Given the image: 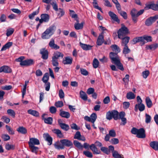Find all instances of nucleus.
<instances>
[{
  "label": "nucleus",
  "mask_w": 158,
  "mask_h": 158,
  "mask_svg": "<svg viewBox=\"0 0 158 158\" xmlns=\"http://www.w3.org/2000/svg\"><path fill=\"white\" fill-rule=\"evenodd\" d=\"M158 48V44L156 43L148 45L146 46V48L147 49H150L154 50Z\"/></svg>",
  "instance_id": "obj_27"
},
{
  "label": "nucleus",
  "mask_w": 158,
  "mask_h": 158,
  "mask_svg": "<svg viewBox=\"0 0 158 158\" xmlns=\"http://www.w3.org/2000/svg\"><path fill=\"white\" fill-rule=\"evenodd\" d=\"M40 54L42 55L41 57L44 60H47L48 58V52L45 48H43L40 50Z\"/></svg>",
  "instance_id": "obj_6"
},
{
  "label": "nucleus",
  "mask_w": 158,
  "mask_h": 158,
  "mask_svg": "<svg viewBox=\"0 0 158 158\" xmlns=\"http://www.w3.org/2000/svg\"><path fill=\"white\" fill-rule=\"evenodd\" d=\"M72 62V59L68 57H65L63 63L64 64H70Z\"/></svg>",
  "instance_id": "obj_30"
},
{
  "label": "nucleus",
  "mask_w": 158,
  "mask_h": 158,
  "mask_svg": "<svg viewBox=\"0 0 158 158\" xmlns=\"http://www.w3.org/2000/svg\"><path fill=\"white\" fill-rule=\"evenodd\" d=\"M29 148L31 151L35 154H37L39 149V148L38 147L35 146H29Z\"/></svg>",
  "instance_id": "obj_44"
},
{
  "label": "nucleus",
  "mask_w": 158,
  "mask_h": 158,
  "mask_svg": "<svg viewBox=\"0 0 158 158\" xmlns=\"http://www.w3.org/2000/svg\"><path fill=\"white\" fill-rule=\"evenodd\" d=\"M83 154L89 158H92L93 155L92 153L88 151H84L83 152Z\"/></svg>",
  "instance_id": "obj_54"
},
{
  "label": "nucleus",
  "mask_w": 158,
  "mask_h": 158,
  "mask_svg": "<svg viewBox=\"0 0 158 158\" xmlns=\"http://www.w3.org/2000/svg\"><path fill=\"white\" fill-rule=\"evenodd\" d=\"M69 11L70 12V15L72 18L74 19H77V15L75 14V12L73 10H70Z\"/></svg>",
  "instance_id": "obj_59"
},
{
  "label": "nucleus",
  "mask_w": 158,
  "mask_h": 158,
  "mask_svg": "<svg viewBox=\"0 0 158 158\" xmlns=\"http://www.w3.org/2000/svg\"><path fill=\"white\" fill-rule=\"evenodd\" d=\"M6 149L7 150H14L15 148V145L13 144H10L7 143L5 145Z\"/></svg>",
  "instance_id": "obj_46"
},
{
  "label": "nucleus",
  "mask_w": 158,
  "mask_h": 158,
  "mask_svg": "<svg viewBox=\"0 0 158 158\" xmlns=\"http://www.w3.org/2000/svg\"><path fill=\"white\" fill-rule=\"evenodd\" d=\"M12 45V43L8 42L4 45L1 49V51L6 50V49L9 48Z\"/></svg>",
  "instance_id": "obj_34"
},
{
  "label": "nucleus",
  "mask_w": 158,
  "mask_h": 158,
  "mask_svg": "<svg viewBox=\"0 0 158 158\" xmlns=\"http://www.w3.org/2000/svg\"><path fill=\"white\" fill-rule=\"evenodd\" d=\"M143 39L142 36L136 37L133 39L131 42L133 44H135L137 43L141 42L142 45L143 43Z\"/></svg>",
  "instance_id": "obj_26"
},
{
  "label": "nucleus",
  "mask_w": 158,
  "mask_h": 158,
  "mask_svg": "<svg viewBox=\"0 0 158 158\" xmlns=\"http://www.w3.org/2000/svg\"><path fill=\"white\" fill-rule=\"evenodd\" d=\"M74 138L83 141H85V137L81 135L80 132L79 131H77L76 133L74 135Z\"/></svg>",
  "instance_id": "obj_18"
},
{
  "label": "nucleus",
  "mask_w": 158,
  "mask_h": 158,
  "mask_svg": "<svg viewBox=\"0 0 158 158\" xmlns=\"http://www.w3.org/2000/svg\"><path fill=\"white\" fill-rule=\"evenodd\" d=\"M73 143L74 145L80 149H82L83 145H82L77 140H74Z\"/></svg>",
  "instance_id": "obj_41"
},
{
  "label": "nucleus",
  "mask_w": 158,
  "mask_h": 158,
  "mask_svg": "<svg viewBox=\"0 0 158 158\" xmlns=\"http://www.w3.org/2000/svg\"><path fill=\"white\" fill-rule=\"evenodd\" d=\"M49 45L52 48L57 49L60 48V47L59 46L55 44L54 40L53 39H51L49 43Z\"/></svg>",
  "instance_id": "obj_20"
},
{
  "label": "nucleus",
  "mask_w": 158,
  "mask_h": 158,
  "mask_svg": "<svg viewBox=\"0 0 158 158\" xmlns=\"http://www.w3.org/2000/svg\"><path fill=\"white\" fill-rule=\"evenodd\" d=\"M80 46L81 48L85 50H89L91 49L92 46L89 45L84 44L80 42Z\"/></svg>",
  "instance_id": "obj_22"
},
{
  "label": "nucleus",
  "mask_w": 158,
  "mask_h": 158,
  "mask_svg": "<svg viewBox=\"0 0 158 158\" xmlns=\"http://www.w3.org/2000/svg\"><path fill=\"white\" fill-rule=\"evenodd\" d=\"M145 131L143 128H141L139 131L136 135V137L138 138H144L145 137Z\"/></svg>",
  "instance_id": "obj_11"
},
{
  "label": "nucleus",
  "mask_w": 158,
  "mask_h": 158,
  "mask_svg": "<svg viewBox=\"0 0 158 158\" xmlns=\"http://www.w3.org/2000/svg\"><path fill=\"white\" fill-rule=\"evenodd\" d=\"M158 19V15H156L155 16L151 17L146 20L145 24L147 26H150Z\"/></svg>",
  "instance_id": "obj_4"
},
{
  "label": "nucleus",
  "mask_w": 158,
  "mask_h": 158,
  "mask_svg": "<svg viewBox=\"0 0 158 158\" xmlns=\"http://www.w3.org/2000/svg\"><path fill=\"white\" fill-rule=\"evenodd\" d=\"M51 4L52 5L53 7V8L54 10H55L56 11L58 10V6L57 4L56 3L55 1L52 2L51 3Z\"/></svg>",
  "instance_id": "obj_61"
},
{
  "label": "nucleus",
  "mask_w": 158,
  "mask_h": 158,
  "mask_svg": "<svg viewBox=\"0 0 158 158\" xmlns=\"http://www.w3.org/2000/svg\"><path fill=\"white\" fill-rule=\"evenodd\" d=\"M60 115L62 117L67 118H69L70 116V115L69 112L63 111L61 110H60Z\"/></svg>",
  "instance_id": "obj_25"
},
{
  "label": "nucleus",
  "mask_w": 158,
  "mask_h": 158,
  "mask_svg": "<svg viewBox=\"0 0 158 158\" xmlns=\"http://www.w3.org/2000/svg\"><path fill=\"white\" fill-rule=\"evenodd\" d=\"M118 53L111 52L110 53V57L111 60L112 62L117 67L118 69L123 71L124 70L123 64L120 62V60L118 56Z\"/></svg>",
  "instance_id": "obj_1"
},
{
  "label": "nucleus",
  "mask_w": 158,
  "mask_h": 158,
  "mask_svg": "<svg viewBox=\"0 0 158 158\" xmlns=\"http://www.w3.org/2000/svg\"><path fill=\"white\" fill-rule=\"evenodd\" d=\"M123 46H124L123 51V52L124 54H126L130 52V49L128 48L127 45H124Z\"/></svg>",
  "instance_id": "obj_56"
},
{
  "label": "nucleus",
  "mask_w": 158,
  "mask_h": 158,
  "mask_svg": "<svg viewBox=\"0 0 158 158\" xmlns=\"http://www.w3.org/2000/svg\"><path fill=\"white\" fill-rule=\"evenodd\" d=\"M110 47L112 50L116 53H118L120 52V49L117 45L114 44L112 45Z\"/></svg>",
  "instance_id": "obj_33"
},
{
  "label": "nucleus",
  "mask_w": 158,
  "mask_h": 158,
  "mask_svg": "<svg viewBox=\"0 0 158 158\" xmlns=\"http://www.w3.org/2000/svg\"><path fill=\"white\" fill-rule=\"evenodd\" d=\"M138 107L140 111H142L144 110L145 106L143 104L141 103H139L138 105L136 104L135 105V108L137 109Z\"/></svg>",
  "instance_id": "obj_35"
},
{
  "label": "nucleus",
  "mask_w": 158,
  "mask_h": 158,
  "mask_svg": "<svg viewBox=\"0 0 158 158\" xmlns=\"http://www.w3.org/2000/svg\"><path fill=\"white\" fill-rule=\"evenodd\" d=\"M43 137L45 140L48 142V145H50L52 144V138L48 133H44L43 134Z\"/></svg>",
  "instance_id": "obj_12"
},
{
  "label": "nucleus",
  "mask_w": 158,
  "mask_h": 158,
  "mask_svg": "<svg viewBox=\"0 0 158 158\" xmlns=\"http://www.w3.org/2000/svg\"><path fill=\"white\" fill-rule=\"evenodd\" d=\"M121 27L117 32L118 37L119 38H122L126 35L129 33V30L124 24L121 25Z\"/></svg>",
  "instance_id": "obj_3"
},
{
  "label": "nucleus",
  "mask_w": 158,
  "mask_h": 158,
  "mask_svg": "<svg viewBox=\"0 0 158 158\" xmlns=\"http://www.w3.org/2000/svg\"><path fill=\"white\" fill-rule=\"evenodd\" d=\"M40 144L39 140L37 139L34 138H30L29 141L28 142L29 146H34L35 145H39Z\"/></svg>",
  "instance_id": "obj_9"
},
{
  "label": "nucleus",
  "mask_w": 158,
  "mask_h": 158,
  "mask_svg": "<svg viewBox=\"0 0 158 158\" xmlns=\"http://www.w3.org/2000/svg\"><path fill=\"white\" fill-rule=\"evenodd\" d=\"M108 14L111 19L114 21L118 23L119 22L120 20L118 19V16L114 13L111 11H110L108 12Z\"/></svg>",
  "instance_id": "obj_19"
},
{
  "label": "nucleus",
  "mask_w": 158,
  "mask_h": 158,
  "mask_svg": "<svg viewBox=\"0 0 158 158\" xmlns=\"http://www.w3.org/2000/svg\"><path fill=\"white\" fill-rule=\"evenodd\" d=\"M17 131L19 133L22 134H25L27 133V131L26 129L23 127H19L17 129Z\"/></svg>",
  "instance_id": "obj_29"
},
{
  "label": "nucleus",
  "mask_w": 158,
  "mask_h": 158,
  "mask_svg": "<svg viewBox=\"0 0 158 158\" xmlns=\"http://www.w3.org/2000/svg\"><path fill=\"white\" fill-rule=\"evenodd\" d=\"M145 123H149L151 121V117L147 114H145Z\"/></svg>",
  "instance_id": "obj_57"
},
{
  "label": "nucleus",
  "mask_w": 158,
  "mask_h": 158,
  "mask_svg": "<svg viewBox=\"0 0 158 158\" xmlns=\"http://www.w3.org/2000/svg\"><path fill=\"white\" fill-rule=\"evenodd\" d=\"M45 114H43L42 116V118L44 120V122L49 124H51L52 123L53 121L52 118V117H48V118H45L44 117Z\"/></svg>",
  "instance_id": "obj_23"
},
{
  "label": "nucleus",
  "mask_w": 158,
  "mask_h": 158,
  "mask_svg": "<svg viewBox=\"0 0 158 158\" xmlns=\"http://www.w3.org/2000/svg\"><path fill=\"white\" fill-rule=\"evenodd\" d=\"M54 145L55 148L58 150L64 149V148L63 144L61 142V140L60 141H57L54 144Z\"/></svg>",
  "instance_id": "obj_14"
},
{
  "label": "nucleus",
  "mask_w": 158,
  "mask_h": 158,
  "mask_svg": "<svg viewBox=\"0 0 158 158\" xmlns=\"http://www.w3.org/2000/svg\"><path fill=\"white\" fill-rule=\"evenodd\" d=\"M83 24L82 23H75L74 24V27L76 30L81 29L82 28Z\"/></svg>",
  "instance_id": "obj_55"
},
{
  "label": "nucleus",
  "mask_w": 158,
  "mask_h": 158,
  "mask_svg": "<svg viewBox=\"0 0 158 158\" xmlns=\"http://www.w3.org/2000/svg\"><path fill=\"white\" fill-rule=\"evenodd\" d=\"M118 13L124 19H127V15L125 12L121 10L120 11L118 12Z\"/></svg>",
  "instance_id": "obj_58"
},
{
  "label": "nucleus",
  "mask_w": 158,
  "mask_h": 158,
  "mask_svg": "<svg viewBox=\"0 0 158 158\" xmlns=\"http://www.w3.org/2000/svg\"><path fill=\"white\" fill-rule=\"evenodd\" d=\"M99 62L98 60L96 58H94L93 61V67L96 69L98 66Z\"/></svg>",
  "instance_id": "obj_48"
},
{
  "label": "nucleus",
  "mask_w": 158,
  "mask_h": 158,
  "mask_svg": "<svg viewBox=\"0 0 158 158\" xmlns=\"http://www.w3.org/2000/svg\"><path fill=\"white\" fill-rule=\"evenodd\" d=\"M143 43L142 45H143L145 43V40H146L147 42H151L152 41V37L151 36H144L142 37Z\"/></svg>",
  "instance_id": "obj_40"
},
{
  "label": "nucleus",
  "mask_w": 158,
  "mask_h": 158,
  "mask_svg": "<svg viewBox=\"0 0 158 158\" xmlns=\"http://www.w3.org/2000/svg\"><path fill=\"white\" fill-rule=\"evenodd\" d=\"M150 145L153 149L157 150L158 148V142L156 141L151 142L150 143Z\"/></svg>",
  "instance_id": "obj_28"
},
{
  "label": "nucleus",
  "mask_w": 158,
  "mask_h": 158,
  "mask_svg": "<svg viewBox=\"0 0 158 158\" xmlns=\"http://www.w3.org/2000/svg\"><path fill=\"white\" fill-rule=\"evenodd\" d=\"M100 150L103 153L107 155H108L110 152L109 149L105 147H102L101 148Z\"/></svg>",
  "instance_id": "obj_50"
},
{
  "label": "nucleus",
  "mask_w": 158,
  "mask_h": 158,
  "mask_svg": "<svg viewBox=\"0 0 158 158\" xmlns=\"http://www.w3.org/2000/svg\"><path fill=\"white\" fill-rule=\"evenodd\" d=\"M41 19L40 20V23H42L43 22H47L49 19V16L48 14H42L40 16Z\"/></svg>",
  "instance_id": "obj_10"
},
{
  "label": "nucleus",
  "mask_w": 158,
  "mask_h": 158,
  "mask_svg": "<svg viewBox=\"0 0 158 158\" xmlns=\"http://www.w3.org/2000/svg\"><path fill=\"white\" fill-rule=\"evenodd\" d=\"M7 112L8 114L13 118H14L15 116V113L14 110L11 109H8L7 110Z\"/></svg>",
  "instance_id": "obj_47"
},
{
  "label": "nucleus",
  "mask_w": 158,
  "mask_h": 158,
  "mask_svg": "<svg viewBox=\"0 0 158 158\" xmlns=\"http://www.w3.org/2000/svg\"><path fill=\"white\" fill-rule=\"evenodd\" d=\"M58 11L59 12L58 13V15L59 16V18L62 17L64 15L65 13L62 9L60 8L58 10Z\"/></svg>",
  "instance_id": "obj_63"
},
{
  "label": "nucleus",
  "mask_w": 158,
  "mask_h": 158,
  "mask_svg": "<svg viewBox=\"0 0 158 158\" xmlns=\"http://www.w3.org/2000/svg\"><path fill=\"white\" fill-rule=\"evenodd\" d=\"M90 118L91 122L92 123H94L97 118L96 114L95 113L92 114L90 115Z\"/></svg>",
  "instance_id": "obj_45"
},
{
  "label": "nucleus",
  "mask_w": 158,
  "mask_h": 158,
  "mask_svg": "<svg viewBox=\"0 0 158 158\" xmlns=\"http://www.w3.org/2000/svg\"><path fill=\"white\" fill-rule=\"evenodd\" d=\"M126 98L128 99H133L135 98V95L132 92H130L127 93Z\"/></svg>",
  "instance_id": "obj_36"
},
{
  "label": "nucleus",
  "mask_w": 158,
  "mask_h": 158,
  "mask_svg": "<svg viewBox=\"0 0 158 158\" xmlns=\"http://www.w3.org/2000/svg\"><path fill=\"white\" fill-rule=\"evenodd\" d=\"M104 33L102 32L101 34L99 35L97 41V44L98 46H100L102 45L104 42V39L103 34Z\"/></svg>",
  "instance_id": "obj_16"
},
{
  "label": "nucleus",
  "mask_w": 158,
  "mask_h": 158,
  "mask_svg": "<svg viewBox=\"0 0 158 158\" xmlns=\"http://www.w3.org/2000/svg\"><path fill=\"white\" fill-rule=\"evenodd\" d=\"M137 10L135 8L133 9L131 12L132 19L135 23H136L137 20Z\"/></svg>",
  "instance_id": "obj_7"
},
{
  "label": "nucleus",
  "mask_w": 158,
  "mask_h": 158,
  "mask_svg": "<svg viewBox=\"0 0 158 158\" xmlns=\"http://www.w3.org/2000/svg\"><path fill=\"white\" fill-rule=\"evenodd\" d=\"M112 156L114 158H123L122 157L121 155L119 154L118 152L116 151L113 152Z\"/></svg>",
  "instance_id": "obj_52"
},
{
  "label": "nucleus",
  "mask_w": 158,
  "mask_h": 158,
  "mask_svg": "<svg viewBox=\"0 0 158 158\" xmlns=\"http://www.w3.org/2000/svg\"><path fill=\"white\" fill-rule=\"evenodd\" d=\"M52 63L54 66H57L59 65L58 60L54 57H52Z\"/></svg>",
  "instance_id": "obj_49"
},
{
  "label": "nucleus",
  "mask_w": 158,
  "mask_h": 158,
  "mask_svg": "<svg viewBox=\"0 0 158 158\" xmlns=\"http://www.w3.org/2000/svg\"><path fill=\"white\" fill-rule=\"evenodd\" d=\"M60 127L65 131H67L69 129V126L65 123L61 124Z\"/></svg>",
  "instance_id": "obj_51"
},
{
  "label": "nucleus",
  "mask_w": 158,
  "mask_h": 158,
  "mask_svg": "<svg viewBox=\"0 0 158 158\" xmlns=\"http://www.w3.org/2000/svg\"><path fill=\"white\" fill-rule=\"evenodd\" d=\"M64 56L63 54L59 52H55L53 54L52 57L56 58V59H59L60 58H62Z\"/></svg>",
  "instance_id": "obj_24"
},
{
  "label": "nucleus",
  "mask_w": 158,
  "mask_h": 158,
  "mask_svg": "<svg viewBox=\"0 0 158 158\" xmlns=\"http://www.w3.org/2000/svg\"><path fill=\"white\" fill-rule=\"evenodd\" d=\"M34 62L33 59L26 60H24L21 63V66H29L34 64Z\"/></svg>",
  "instance_id": "obj_8"
},
{
  "label": "nucleus",
  "mask_w": 158,
  "mask_h": 158,
  "mask_svg": "<svg viewBox=\"0 0 158 158\" xmlns=\"http://www.w3.org/2000/svg\"><path fill=\"white\" fill-rule=\"evenodd\" d=\"M113 118L116 120L119 119L118 112L116 110H113Z\"/></svg>",
  "instance_id": "obj_43"
},
{
  "label": "nucleus",
  "mask_w": 158,
  "mask_h": 158,
  "mask_svg": "<svg viewBox=\"0 0 158 158\" xmlns=\"http://www.w3.org/2000/svg\"><path fill=\"white\" fill-rule=\"evenodd\" d=\"M27 112L28 114L34 116L39 117V113L36 110L30 109L28 110Z\"/></svg>",
  "instance_id": "obj_31"
},
{
  "label": "nucleus",
  "mask_w": 158,
  "mask_h": 158,
  "mask_svg": "<svg viewBox=\"0 0 158 158\" xmlns=\"http://www.w3.org/2000/svg\"><path fill=\"white\" fill-rule=\"evenodd\" d=\"M61 142L63 144V146L67 147H71L73 145V144L72 142L67 139H64L61 140Z\"/></svg>",
  "instance_id": "obj_13"
},
{
  "label": "nucleus",
  "mask_w": 158,
  "mask_h": 158,
  "mask_svg": "<svg viewBox=\"0 0 158 158\" xmlns=\"http://www.w3.org/2000/svg\"><path fill=\"white\" fill-rule=\"evenodd\" d=\"M6 130L8 131L9 133L11 135H14L15 133L14 131L11 127L7 125L6 126Z\"/></svg>",
  "instance_id": "obj_53"
},
{
  "label": "nucleus",
  "mask_w": 158,
  "mask_h": 158,
  "mask_svg": "<svg viewBox=\"0 0 158 158\" xmlns=\"http://www.w3.org/2000/svg\"><path fill=\"white\" fill-rule=\"evenodd\" d=\"M145 9H151L154 10H158V4L151 2L146 4Z\"/></svg>",
  "instance_id": "obj_5"
},
{
  "label": "nucleus",
  "mask_w": 158,
  "mask_h": 158,
  "mask_svg": "<svg viewBox=\"0 0 158 158\" xmlns=\"http://www.w3.org/2000/svg\"><path fill=\"white\" fill-rule=\"evenodd\" d=\"M80 97L84 101H86L87 100V96L86 94L82 91H80Z\"/></svg>",
  "instance_id": "obj_37"
},
{
  "label": "nucleus",
  "mask_w": 158,
  "mask_h": 158,
  "mask_svg": "<svg viewBox=\"0 0 158 158\" xmlns=\"http://www.w3.org/2000/svg\"><path fill=\"white\" fill-rule=\"evenodd\" d=\"M49 78V75L48 73H45L42 78V81L44 83H47Z\"/></svg>",
  "instance_id": "obj_39"
},
{
  "label": "nucleus",
  "mask_w": 158,
  "mask_h": 158,
  "mask_svg": "<svg viewBox=\"0 0 158 158\" xmlns=\"http://www.w3.org/2000/svg\"><path fill=\"white\" fill-rule=\"evenodd\" d=\"M70 126L71 128L73 129L78 130L80 129V128L78 127L76 124L73 123L70 124Z\"/></svg>",
  "instance_id": "obj_60"
},
{
  "label": "nucleus",
  "mask_w": 158,
  "mask_h": 158,
  "mask_svg": "<svg viewBox=\"0 0 158 158\" xmlns=\"http://www.w3.org/2000/svg\"><path fill=\"white\" fill-rule=\"evenodd\" d=\"M113 110L109 111L106 114V118L107 119L110 120L113 118Z\"/></svg>",
  "instance_id": "obj_42"
},
{
  "label": "nucleus",
  "mask_w": 158,
  "mask_h": 158,
  "mask_svg": "<svg viewBox=\"0 0 158 158\" xmlns=\"http://www.w3.org/2000/svg\"><path fill=\"white\" fill-rule=\"evenodd\" d=\"M56 29V27L55 25L50 26L42 34L41 38L44 39L50 38L54 34Z\"/></svg>",
  "instance_id": "obj_2"
},
{
  "label": "nucleus",
  "mask_w": 158,
  "mask_h": 158,
  "mask_svg": "<svg viewBox=\"0 0 158 158\" xmlns=\"http://www.w3.org/2000/svg\"><path fill=\"white\" fill-rule=\"evenodd\" d=\"M145 101L147 107L149 108L151 107L152 105V103L150 98L148 97H147Z\"/></svg>",
  "instance_id": "obj_38"
},
{
  "label": "nucleus",
  "mask_w": 158,
  "mask_h": 158,
  "mask_svg": "<svg viewBox=\"0 0 158 158\" xmlns=\"http://www.w3.org/2000/svg\"><path fill=\"white\" fill-rule=\"evenodd\" d=\"M11 71V69L7 66L4 65L0 68V73H10Z\"/></svg>",
  "instance_id": "obj_17"
},
{
  "label": "nucleus",
  "mask_w": 158,
  "mask_h": 158,
  "mask_svg": "<svg viewBox=\"0 0 158 158\" xmlns=\"http://www.w3.org/2000/svg\"><path fill=\"white\" fill-rule=\"evenodd\" d=\"M89 148L94 154H99L101 153L100 151L98 149L94 144H91L90 145Z\"/></svg>",
  "instance_id": "obj_15"
},
{
  "label": "nucleus",
  "mask_w": 158,
  "mask_h": 158,
  "mask_svg": "<svg viewBox=\"0 0 158 158\" xmlns=\"http://www.w3.org/2000/svg\"><path fill=\"white\" fill-rule=\"evenodd\" d=\"M122 39L121 45L122 46L127 45V44L129 42L130 37L128 36H125L122 37V38H120Z\"/></svg>",
  "instance_id": "obj_21"
},
{
  "label": "nucleus",
  "mask_w": 158,
  "mask_h": 158,
  "mask_svg": "<svg viewBox=\"0 0 158 158\" xmlns=\"http://www.w3.org/2000/svg\"><path fill=\"white\" fill-rule=\"evenodd\" d=\"M55 105L57 107H61L63 106V103L62 101H59L56 102Z\"/></svg>",
  "instance_id": "obj_62"
},
{
  "label": "nucleus",
  "mask_w": 158,
  "mask_h": 158,
  "mask_svg": "<svg viewBox=\"0 0 158 158\" xmlns=\"http://www.w3.org/2000/svg\"><path fill=\"white\" fill-rule=\"evenodd\" d=\"M111 137H114L116 136V134L115 131L112 129L110 130L109 131V134H108Z\"/></svg>",
  "instance_id": "obj_64"
},
{
  "label": "nucleus",
  "mask_w": 158,
  "mask_h": 158,
  "mask_svg": "<svg viewBox=\"0 0 158 158\" xmlns=\"http://www.w3.org/2000/svg\"><path fill=\"white\" fill-rule=\"evenodd\" d=\"M53 132L56 134L58 137L59 138H61L63 137V135L61 133V131L58 129H54L52 130Z\"/></svg>",
  "instance_id": "obj_32"
}]
</instances>
